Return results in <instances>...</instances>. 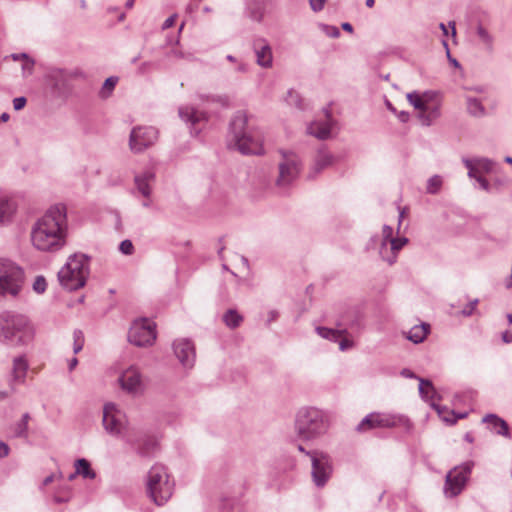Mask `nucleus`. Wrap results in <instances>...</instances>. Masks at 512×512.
Returning <instances> with one entry per match:
<instances>
[{
	"mask_svg": "<svg viewBox=\"0 0 512 512\" xmlns=\"http://www.w3.org/2000/svg\"><path fill=\"white\" fill-rule=\"evenodd\" d=\"M168 55L177 59L191 60L193 58L191 53H185L179 47L173 48Z\"/></svg>",
	"mask_w": 512,
	"mask_h": 512,
	"instance_id": "obj_43",
	"label": "nucleus"
},
{
	"mask_svg": "<svg viewBox=\"0 0 512 512\" xmlns=\"http://www.w3.org/2000/svg\"><path fill=\"white\" fill-rule=\"evenodd\" d=\"M174 354L185 368H192L195 362V347L188 339H178L173 343Z\"/></svg>",
	"mask_w": 512,
	"mask_h": 512,
	"instance_id": "obj_18",
	"label": "nucleus"
},
{
	"mask_svg": "<svg viewBox=\"0 0 512 512\" xmlns=\"http://www.w3.org/2000/svg\"><path fill=\"white\" fill-rule=\"evenodd\" d=\"M121 388L129 394L140 395L144 391V384L140 371L136 367H129L119 377Z\"/></svg>",
	"mask_w": 512,
	"mask_h": 512,
	"instance_id": "obj_17",
	"label": "nucleus"
},
{
	"mask_svg": "<svg viewBox=\"0 0 512 512\" xmlns=\"http://www.w3.org/2000/svg\"><path fill=\"white\" fill-rule=\"evenodd\" d=\"M46 280L43 276H37L34 283H33V289L37 293H43L46 290Z\"/></svg>",
	"mask_w": 512,
	"mask_h": 512,
	"instance_id": "obj_44",
	"label": "nucleus"
},
{
	"mask_svg": "<svg viewBox=\"0 0 512 512\" xmlns=\"http://www.w3.org/2000/svg\"><path fill=\"white\" fill-rule=\"evenodd\" d=\"M401 374L407 378H415L416 376L414 375V373L409 370V369H403Z\"/></svg>",
	"mask_w": 512,
	"mask_h": 512,
	"instance_id": "obj_64",
	"label": "nucleus"
},
{
	"mask_svg": "<svg viewBox=\"0 0 512 512\" xmlns=\"http://www.w3.org/2000/svg\"><path fill=\"white\" fill-rule=\"evenodd\" d=\"M156 326L148 319L135 320L128 332V341L138 347L150 346L156 339Z\"/></svg>",
	"mask_w": 512,
	"mask_h": 512,
	"instance_id": "obj_12",
	"label": "nucleus"
},
{
	"mask_svg": "<svg viewBox=\"0 0 512 512\" xmlns=\"http://www.w3.org/2000/svg\"><path fill=\"white\" fill-rule=\"evenodd\" d=\"M419 393L426 401L435 402L437 392L431 381L426 379H419Z\"/></svg>",
	"mask_w": 512,
	"mask_h": 512,
	"instance_id": "obj_30",
	"label": "nucleus"
},
{
	"mask_svg": "<svg viewBox=\"0 0 512 512\" xmlns=\"http://www.w3.org/2000/svg\"><path fill=\"white\" fill-rule=\"evenodd\" d=\"M229 137V147L242 154L264 153L262 132L249 123V117L244 111H237L233 115L229 125Z\"/></svg>",
	"mask_w": 512,
	"mask_h": 512,
	"instance_id": "obj_2",
	"label": "nucleus"
},
{
	"mask_svg": "<svg viewBox=\"0 0 512 512\" xmlns=\"http://www.w3.org/2000/svg\"><path fill=\"white\" fill-rule=\"evenodd\" d=\"M24 283V272L20 266L8 259H0V298L16 297Z\"/></svg>",
	"mask_w": 512,
	"mask_h": 512,
	"instance_id": "obj_8",
	"label": "nucleus"
},
{
	"mask_svg": "<svg viewBox=\"0 0 512 512\" xmlns=\"http://www.w3.org/2000/svg\"><path fill=\"white\" fill-rule=\"evenodd\" d=\"M402 423L408 424L409 421L403 416L373 412L362 419L356 431L363 433L376 428H393Z\"/></svg>",
	"mask_w": 512,
	"mask_h": 512,
	"instance_id": "obj_11",
	"label": "nucleus"
},
{
	"mask_svg": "<svg viewBox=\"0 0 512 512\" xmlns=\"http://www.w3.org/2000/svg\"><path fill=\"white\" fill-rule=\"evenodd\" d=\"M175 18H176L175 15L168 17L164 21V23L162 25V29L165 30V29H168V28L172 27L174 25V23H175Z\"/></svg>",
	"mask_w": 512,
	"mask_h": 512,
	"instance_id": "obj_58",
	"label": "nucleus"
},
{
	"mask_svg": "<svg viewBox=\"0 0 512 512\" xmlns=\"http://www.w3.org/2000/svg\"><path fill=\"white\" fill-rule=\"evenodd\" d=\"M84 335L81 330H74L73 332V352L78 354L84 346Z\"/></svg>",
	"mask_w": 512,
	"mask_h": 512,
	"instance_id": "obj_41",
	"label": "nucleus"
},
{
	"mask_svg": "<svg viewBox=\"0 0 512 512\" xmlns=\"http://www.w3.org/2000/svg\"><path fill=\"white\" fill-rule=\"evenodd\" d=\"M477 304H478V299H474V300L470 301L464 307V309L461 311V314L463 316H471L473 314V312L475 311Z\"/></svg>",
	"mask_w": 512,
	"mask_h": 512,
	"instance_id": "obj_48",
	"label": "nucleus"
},
{
	"mask_svg": "<svg viewBox=\"0 0 512 512\" xmlns=\"http://www.w3.org/2000/svg\"><path fill=\"white\" fill-rule=\"evenodd\" d=\"M72 497L71 488L68 485L62 486L57 489L53 496V500L57 504L67 503Z\"/></svg>",
	"mask_w": 512,
	"mask_h": 512,
	"instance_id": "obj_36",
	"label": "nucleus"
},
{
	"mask_svg": "<svg viewBox=\"0 0 512 512\" xmlns=\"http://www.w3.org/2000/svg\"><path fill=\"white\" fill-rule=\"evenodd\" d=\"M179 116L185 122L191 123L196 134L199 130H196V126L202 121L207 120V114L203 111H199L191 106H184L179 108Z\"/></svg>",
	"mask_w": 512,
	"mask_h": 512,
	"instance_id": "obj_24",
	"label": "nucleus"
},
{
	"mask_svg": "<svg viewBox=\"0 0 512 512\" xmlns=\"http://www.w3.org/2000/svg\"><path fill=\"white\" fill-rule=\"evenodd\" d=\"M334 163V156L325 149L318 150L314 164L308 174L310 179L315 178L325 168L331 166Z\"/></svg>",
	"mask_w": 512,
	"mask_h": 512,
	"instance_id": "obj_23",
	"label": "nucleus"
},
{
	"mask_svg": "<svg viewBox=\"0 0 512 512\" xmlns=\"http://www.w3.org/2000/svg\"><path fill=\"white\" fill-rule=\"evenodd\" d=\"M312 479L317 487H323L332 473V466L327 454L314 451L311 454Z\"/></svg>",
	"mask_w": 512,
	"mask_h": 512,
	"instance_id": "obj_15",
	"label": "nucleus"
},
{
	"mask_svg": "<svg viewBox=\"0 0 512 512\" xmlns=\"http://www.w3.org/2000/svg\"><path fill=\"white\" fill-rule=\"evenodd\" d=\"M11 57L15 61H19V60L25 61V60H28V58H29V56L26 53L12 54Z\"/></svg>",
	"mask_w": 512,
	"mask_h": 512,
	"instance_id": "obj_61",
	"label": "nucleus"
},
{
	"mask_svg": "<svg viewBox=\"0 0 512 512\" xmlns=\"http://www.w3.org/2000/svg\"><path fill=\"white\" fill-rule=\"evenodd\" d=\"M89 260L90 258L82 253L70 256L58 272L61 285L70 291L82 288L89 275Z\"/></svg>",
	"mask_w": 512,
	"mask_h": 512,
	"instance_id": "obj_4",
	"label": "nucleus"
},
{
	"mask_svg": "<svg viewBox=\"0 0 512 512\" xmlns=\"http://www.w3.org/2000/svg\"><path fill=\"white\" fill-rule=\"evenodd\" d=\"M67 207L63 203L52 205L31 227L33 247L41 252H56L67 243Z\"/></svg>",
	"mask_w": 512,
	"mask_h": 512,
	"instance_id": "obj_1",
	"label": "nucleus"
},
{
	"mask_svg": "<svg viewBox=\"0 0 512 512\" xmlns=\"http://www.w3.org/2000/svg\"><path fill=\"white\" fill-rule=\"evenodd\" d=\"M27 324V318L23 315L8 311L0 313V341L11 345L23 344Z\"/></svg>",
	"mask_w": 512,
	"mask_h": 512,
	"instance_id": "obj_7",
	"label": "nucleus"
},
{
	"mask_svg": "<svg viewBox=\"0 0 512 512\" xmlns=\"http://www.w3.org/2000/svg\"><path fill=\"white\" fill-rule=\"evenodd\" d=\"M330 428L329 414L316 407H303L296 415L295 429L298 436L304 440H314Z\"/></svg>",
	"mask_w": 512,
	"mask_h": 512,
	"instance_id": "obj_3",
	"label": "nucleus"
},
{
	"mask_svg": "<svg viewBox=\"0 0 512 512\" xmlns=\"http://www.w3.org/2000/svg\"><path fill=\"white\" fill-rule=\"evenodd\" d=\"M127 443L131 444L137 453L143 457H148L156 448V441L151 437H145L139 441L134 440L130 435L125 437Z\"/></svg>",
	"mask_w": 512,
	"mask_h": 512,
	"instance_id": "obj_25",
	"label": "nucleus"
},
{
	"mask_svg": "<svg viewBox=\"0 0 512 512\" xmlns=\"http://www.w3.org/2000/svg\"><path fill=\"white\" fill-rule=\"evenodd\" d=\"M464 164L468 169V176L476 179L478 177L477 173H479L476 164H473V162L468 159H464Z\"/></svg>",
	"mask_w": 512,
	"mask_h": 512,
	"instance_id": "obj_46",
	"label": "nucleus"
},
{
	"mask_svg": "<svg viewBox=\"0 0 512 512\" xmlns=\"http://www.w3.org/2000/svg\"><path fill=\"white\" fill-rule=\"evenodd\" d=\"M442 177L440 175H433L427 181L426 191L428 194H437L442 187Z\"/></svg>",
	"mask_w": 512,
	"mask_h": 512,
	"instance_id": "obj_37",
	"label": "nucleus"
},
{
	"mask_svg": "<svg viewBox=\"0 0 512 512\" xmlns=\"http://www.w3.org/2000/svg\"><path fill=\"white\" fill-rule=\"evenodd\" d=\"M158 139V131L151 126H138L131 130L129 147L134 153H141L154 145Z\"/></svg>",
	"mask_w": 512,
	"mask_h": 512,
	"instance_id": "obj_13",
	"label": "nucleus"
},
{
	"mask_svg": "<svg viewBox=\"0 0 512 512\" xmlns=\"http://www.w3.org/2000/svg\"><path fill=\"white\" fill-rule=\"evenodd\" d=\"M223 321L229 328H237L243 321V317L234 309H229L223 315Z\"/></svg>",
	"mask_w": 512,
	"mask_h": 512,
	"instance_id": "obj_35",
	"label": "nucleus"
},
{
	"mask_svg": "<svg viewBox=\"0 0 512 512\" xmlns=\"http://www.w3.org/2000/svg\"><path fill=\"white\" fill-rule=\"evenodd\" d=\"M103 427L112 436H120L126 424L124 412L114 403H106L103 407Z\"/></svg>",
	"mask_w": 512,
	"mask_h": 512,
	"instance_id": "obj_14",
	"label": "nucleus"
},
{
	"mask_svg": "<svg viewBox=\"0 0 512 512\" xmlns=\"http://www.w3.org/2000/svg\"><path fill=\"white\" fill-rule=\"evenodd\" d=\"M119 250L125 255H131L134 251L133 243L128 239L123 240L119 245Z\"/></svg>",
	"mask_w": 512,
	"mask_h": 512,
	"instance_id": "obj_45",
	"label": "nucleus"
},
{
	"mask_svg": "<svg viewBox=\"0 0 512 512\" xmlns=\"http://www.w3.org/2000/svg\"><path fill=\"white\" fill-rule=\"evenodd\" d=\"M77 365H78V359L76 357H73L69 361L68 368L70 371H72Z\"/></svg>",
	"mask_w": 512,
	"mask_h": 512,
	"instance_id": "obj_62",
	"label": "nucleus"
},
{
	"mask_svg": "<svg viewBox=\"0 0 512 512\" xmlns=\"http://www.w3.org/2000/svg\"><path fill=\"white\" fill-rule=\"evenodd\" d=\"M502 340L505 343H512V331H505L502 333Z\"/></svg>",
	"mask_w": 512,
	"mask_h": 512,
	"instance_id": "obj_60",
	"label": "nucleus"
},
{
	"mask_svg": "<svg viewBox=\"0 0 512 512\" xmlns=\"http://www.w3.org/2000/svg\"><path fill=\"white\" fill-rule=\"evenodd\" d=\"M408 243L406 237L394 238L390 240V247L386 242H382L379 250L380 257L389 265H392L397 260L398 252Z\"/></svg>",
	"mask_w": 512,
	"mask_h": 512,
	"instance_id": "obj_21",
	"label": "nucleus"
},
{
	"mask_svg": "<svg viewBox=\"0 0 512 512\" xmlns=\"http://www.w3.org/2000/svg\"><path fill=\"white\" fill-rule=\"evenodd\" d=\"M253 51L256 63L262 68H271L273 65V53L270 44L265 39H257L253 42Z\"/></svg>",
	"mask_w": 512,
	"mask_h": 512,
	"instance_id": "obj_20",
	"label": "nucleus"
},
{
	"mask_svg": "<svg viewBox=\"0 0 512 512\" xmlns=\"http://www.w3.org/2000/svg\"><path fill=\"white\" fill-rule=\"evenodd\" d=\"M29 369V363L25 355L17 356L13 359L9 387L12 392H16V385L24 384Z\"/></svg>",
	"mask_w": 512,
	"mask_h": 512,
	"instance_id": "obj_19",
	"label": "nucleus"
},
{
	"mask_svg": "<svg viewBox=\"0 0 512 512\" xmlns=\"http://www.w3.org/2000/svg\"><path fill=\"white\" fill-rule=\"evenodd\" d=\"M26 103L27 100L25 97H17L13 99V107L16 111L23 109Z\"/></svg>",
	"mask_w": 512,
	"mask_h": 512,
	"instance_id": "obj_53",
	"label": "nucleus"
},
{
	"mask_svg": "<svg viewBox=\"0 0 512 512\" xmlns=\"http://www.w3.org/2000/svg\"><path fill=\"white\" fill-rule=\"evenodd\" d=\"M153 179L154 174L149 171H146L140 175H136L134 178L136 189L144 198L151 196L152 189L150 183L153 181Z\"/></svg>",
	"mask_w": 512,
	"mask_h": 512,
	"instance_id": "obj_27",
	"label": "nucleus"
},
{
	"mask_svg": "<svg viewBox=\"0 0 512 512\" xmlns=\"http://www.w3.org/2000/svg\"><path fill=\"white\" fill-rule=\"evenodd\" d=\"M339 340V348L341 351H345L353 346V342L347 338H343V336Z\"/></svg>",
	"mask_w": 512,
	"mask_h": 512,
	"instance_id": "obj_55",
	"label": "nucleus"
},
{
	"mask_svg": "<svg viewBox=\"0 0 512 512\" xmlns=\"http://www.w3.org/2000/svg\"><path fill=\"white\" fill-rule=\"evenodd\" d=\"M281 155L275 185L280 189H286L298 178L301 171V162L293 152H282Z\"/></svg>",
	"mask_w": 512,
	"mask_h": 512,
	"instance_id": "obj_9",
	"label": "nucleus"
},
{
	"mask_svg": "<svg viewBox=\"0 0 512 512\" xmlns=\"http://www.w3.org/2000/svg\"><path fill=\"white\" fill-rule=\"evenodd\" d=\"M30 420V414L24 413L20 419L13 426V436L16 438H27L28 437V423Z\"/></svg>",
	"mask_w": 512,
	"mask_h": 512,
	"instance_id": "obj_32",
	"label": "nucleus"
},
{
	"mask_svg": "<svg viewBox=\"0 0 512 512\" xmlns=\"http://www.w3.org/2000/svg\"><path fill=\"white\" fill-rule=\"evenodd\" d=\"M326 0H309L310 7L314 12H319L323 9Z\"/></svg>",
	"mask_w": 512,
	"mask_h": 512,
	"instance_id": "obj_52",
	"label": "nucleus"
},
{
	"mask_svg": "<svg viewBox=\"0 0 512 512\" xmlns=\"http://www.w3.org/2000/svg\"><path fill=\"white\" fill-rule=\"evenodd\" d=\"M323 31L332 38H337L340 35V31L336 26L323 25Z\"/></svg>",
	"mask_w": 512,
	"mask_h": 512,
	"instance_id": "obj_51",
	"label": "nucleus"
},
{
	"mask_svg": "<svg viewBox=\"0 0 512 512\" xmlns=\"http://www.w3.org/2000/svg\"><path fill=\"white\" fill-rule=\"evenodd\" d=\"M33 67H34V61L31 60L30 58H28V60H25L22 65V69H23L24 73H27L28 75L32 74Z\"/></svg>",
	"mask_w": 512,
	"mask_h": 512,
	"instance_id": "obj_56",
	"label": "nucleus"
},
{
	"mask_svg": "<svg viewBox=\"0 0 512 512\" xmlns=\"http://www.w3.org/2000/svg\"><path fill=\"white\" fill-rule=\"evenodd\" d=\"M75 474H79L87 479H94L96 477V473L91 469L90 463L84 458L76 460Z\"/></svg>",
	"mask_w": 512,
	"mask_h": 512,
	"instance_id": "obj_33",
	"label": "nucleus"
},
{
	"mask_svg": "<svg viewBox=\"0 0 512 512\" xmlns=\"http://www.w3.org/2000/svg\"><path fill=\"white\" fill-rule=\"evenodd\" d=\"M398 118L401 122H407L409 119V114L407 112L402 111L398 114Z\"/></svg>",
	"mask_w": 512,
	"mask_h": 512,
	"instance_id": "obj_63",
	"label": "nucleus"
},
{
	"mask_svg": "<svg viewBox=\"0 0 512 512\" xmlns=\"http://www.w3.org/2000/svg\"><path fill=\"white\" fill-rule=\"evenodd\" d=\"M117 82H118L117 77L112 76V77L107 78L104 81L102 88L100 90V96L102 98H108L111 95L113 89L115 88Z\"/></svg>",
	"mask_w": 512,
	"mask_h": 512,
	"instance_id": "obj_40",
	"label": "nucleus"
},
{
	"mask_svg": "<svg viewBox=\"0 0 512 512\" xmlns=\"http://www.w3.org/2000/svg\"><path fill=\"white\" fill-rule=\"evenodd\" d=\"M9 447L6 443L0 442V459L8 456Z\"/></svg>",
	"mask_w": 512,
	"mask_h": 512,
	"instance_id": "obj_59",
	"label": "nucleus"
},
{
	"mask_svg": "<svg viewBox=\"0 0 512 512\" xmlns=\"http://www.w3.org/2000/svg\"><path fill=\"white\" fill-rule=\"evenodd\" d=\"M483 422L488 424L489 429L498 435L508 436L509 427L506 421L495 414H488L483 418Z\"/></svg>",
	"mask_w": 512,
	"mask_h": 512,
	"instance_id": "obj_28",
	"label": "nucleus"
},
{
	"mask_svg": "<svg viewBox=\"0 0 512 512\" xmlns=\"http://www.w3.org/2000/svg\"><path fill=\"white\" fill-rule=\"evenodd\" d=\"M467 110L468 113L474 117H482L485 115V108L482 103L472 97L467 98Z\"/></svg>",
	"mask_w": 512,
	"mask_h": 512,
	"instance_id": "obj_34",
	"label": "nucleus"
},
{
	"mask_svg": "<svg viewBox=\"0 0 512 512\" xmlns=\"http://www.w3.org/2000/svg\"><path fill=\"white\" fill-rule=\"evenodd\" d=\"M477 35L481 39L482 42L489 44L491 42V37L488 33V31L482 26L479 25L477 27Z\"/></svg>",
	"mask_w": 512,
	"mask_h": 512,
	"instance_id": "obj_49",
	"label": "nucleus"
},
{
	"mask_svg": "<svg viewBox=\"0 0 512 512\" xmlns=\"http://www.w3.org/2000/svg\"><path fill=\"white\" fill-rule=\"evenodd\" d=\"M476 180H477V182L480 184V187H481L483 190H485V191H489V189H490V184H489V182H488L485 178H483L482 176H478V177L476 178Z\"/></svg>",
	"mask_w": 512,
	"mask_h": 512,
	"instance_id": "obj_57",
	"label": "nucleus"
},
{
	"mask_svg": "<svg viewBox=\"0 0 512 512\" xmlns=\"http://www.w3.org/2000/svg\"><path fill=\"white\" fill-rule=\"evenodd\" d=\"M324 113L326 116L325 121H314L310 123L307 127V132L315 136L318 139L325 140L330 137L331 129L333 125V120L331 118L330 111L325 108Z\"/></svg>",
	"mask_w": 512,
	"mask_h": 512,
	"instance_id": "obj_22",
	"label": "nucleus"
},
{
	"mask_svg": "<svg viewBox=\"0 0 512 512\" xmlns=\"http://www.w3.org/2000/svg\"><path fill=\"white\" fill-rule=\"evenodd\" d=\"M287 101L290 103V104H294L295 106H297L298 108L302 109V99L300 98L299 94L294 92V91H289L288 92V98H287Z\"/></svg>",
	"mask_w": 512,
	"mask_h": 512,
	"instance_id": "obj_47",
	"label": "nucleus"
},
{
	"mask_svg": "<svg viewBox=\"0 0 512 512\" xmlns=\"http://www.w3.org/2000/svg\"><path fill=\"white\" fill-rule=\"evenodd\" d=\"M475 164L477 166L479 173L480 172L489 173L493 170L494 165H495V163L492 160L487 159V158L477 159L475 161Z\"/></svg>",
	"mask_w": 512,
	"mask_h": 512,
	"instance_id": "obj_42",
	"label": "nucleus"
},
{
	"mask_svg": "<svg viewBox=\"0 0 512 512\" xmlns=\"http://www.w3.org/2000/svg\"><path fill=\"white\" fill-rule=\"evenodd\" d=\"M74 76V72L60 68H54L48 72L46 79L48 85L52 88L54 93L57 95H64L70 91V82Z\"/></svg>",
	"mask_w": 512,
	"mask_h": 512,
	"instance_id": "obj_16",
	"label": "nucleus"
},
{
	"mask_svg": "<svg viewBox=\"0 0 512 512\" xmlns=\"http://www.w3.org/2000/svg\"><path fill=\"white\" fill-rule=\"evenodd\" d=\"M174 482L170 480L165 466L156 464L147 475V493L152 501L158 505H164L172 496Z\"/></svg>",
	"mask_w": 512,
	"mask_h": 512,
	"instance_id": "obj_5",
	"label": "nucleus"
},
{
	"mask_svg": "<svg viewBox=\"0 0 512 512\" xmlns=\"http://www.w3.org/2000/svg\"><path fill=\"white\" fill-rule=\"evenodd\" d=\"M17 211L16 203L4 196H0V226L8 225L12 222Z\"/></svg>",
	"mask_w": 512,
	"mask_h": 512,
	"instance_id": "obj_26",
	"label": "nucleus"
},
{
	"mask_svg": "<svg viewBox=\"0 0 512 512\" xmlns=\"http://www.w3.org/2000/svg\"><path fill=\"white\" fill-rule=\"evenodd\" d=\"M430 331L427 323L413 326L407 333L406 338L415 344H419L425 340Z\"/></svg>",
	"mask_w": 512,
	"mask_h": 512,
	"instance_id": "obj_29",
	"label": "nucleus"
},
{
	"mask_svg": "<svg viewBox=\"0 0 512 512\" xmlns=\"http://www.w3.org/2000/svg\"><path fill=\"white\" fill-rule=\"evenodd\" d=\"M430 404L445 422L450 424H454L456 422V418L454 417L453 411L449 412L445 407H442L439 404H436L435 402H431Z\"/></svg>",
	"mask_w": 512,
	"mask_h": 512,
	"instance_id": "obj_39",
	"label": "nucleus"
},
{
	"mask_svg": "<svg viewBox=\"0 0 512 512\" xmlns=\"http://www.w3.org/2000/svg\"><path fill=\"white\" fill-rule=\"evenodd\" d=\"M154 66V64L150 61H146V62H143L139 67H138V73L143 75V74H146L148 73L151 68Z\"/></svg>",
	"mask_w": 512,
	"mask_h": 512,
	"instance_id": "obj_54",
	"label": "nucleus"
},
{
	"mask_svg": "<svg viewBox=\"0 0 512 512\" xmlns=\"http://www.w3.org/2000/svg\"><path fill=\"white\" fill-rule=\"evenodd\" d=\"M430 404L445 422L450 424H454L456 422V418L454 417L453 411L449 412L445 407H442L439 404H436L435 402H431Z\"/></svg>",
	"mask_w": 512,
	"mask_h": 512,
	"instance_id": "obj_38",
	"label": "nucleus"
},
{
	"mask_svg": "<svg viewBox=\"0 0 512 512\" xmlns=\"http://www.w3.org/2000/svg\"><path fill=\"white\" fill-rule=\"evenodd\" d=\"M316 332L319 336L322 338L331 340V341H338L342 336L346 334L345 328H337V329H331L327 327H316Z\"/></svg>",
	"mask_w": 512,
	"mask_h": 512,
	"instance_id": "obj_31",
	"label": "nucleus"
},
{
	"mask_svg": "<svg viewBox=\"0 0 512 512\" xmlns=\"http://www.w3.org/2000/svg\"><path fill=\"white\" fill-rule=\"evenodd\" d=\"M473 466L474 463L472 461H468L449 471L446 475L444 486V493L447 497L452 498L462 492Z\"/></svg>",
	"mask_w": 512,
	"mask_h": 512,
	"instance_id": "obj_10",
	"label": "nucleus"
},
{
	"mask_svg": "<svg viewBox=\"0 0 512 512\" xmlns=\"http://www.w3.org/2000/svg\"><path fill=\"white\" fill-rule=\"evenodd\" d=\"M392 234H393V229L391 226L389 225H384L383 226V229H382V236H383V240L382 242H386L387 245L390 243V240L391 239H394L392 237Z\"/></svg>",
	"mask_w": 512,
	"mask_h": 512,
	"instance_id": "obj_50",
	"label": "nucleus"
},
{
	"mask_svg": "<svg viewBox=\"0 0 512 512\" xmlns=\"http://www.w3.org/2000/svg\"><path fill=\"white\" fill-rule=\"evenodd\" d=\"M407 100L418 111V118L423 126H431L441 115V102L436 92L426 91L420 94L413 91L407 94Z\"/></svg>",
	"mask_w": 512,
	"mask_h": 512,
	"instance_id": "obj_6",
	"label": "nucleus"
}]
</instances>
